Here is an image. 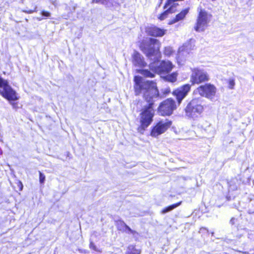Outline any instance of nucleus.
Wrapping results in <instances>:
<instances>
[{"mask_svg":"<svg viewBox=\"0 0 254 254\" xmlns=\"http://www.w3.org/2000/svg\"><path fill=\"white\" fill-rule=\"evenodd\" d=\"M0 94L9 102L18 99L16 92L8 84L7 80L0 76Z\"/></svg>","mask_w":254,"mask_h":254,"instance_id":"4","label":"nucleus"},{"mask_svg":"<svg viewBox=\"0 0 254 254\" xmlns=\"http://www.w3.org/2000/svg\"><path fill=\"white\" fill-rule=\"evenodd\" d=\"M52 4L55 6H58V2L57 1V0H55V1H53L52 2Z\"/></svg>","mask_w":254,"mask_h":254,"instance_id":"30","label":"nucleus"},{"mask_svg":"<svg viewBox=\"0 0 254 254\" xmlns=\"http://www.w3.org/2000/svg\"><path fill=\"white\" fill-rule=\"evenodd\" d=\"M235 220V218H233L231 219L230 220V223L232 224H233L234 223V221Z\"/></svg>","mask_w":254,"mask_h":254,"instance_id":"32","label":"nucleus"},{"mask_svg":"<svg viewBox=\"0 0 254 254\" xmlns=\"http://www.w3.org/2000/svg\"><path fill=\"white\" fill-rule=\"evenodd\" d=\"M203 110L202 99L195 98L188 104L185 108V113L188 117L196 120L201 116Z\"/></svg>","mask_w":254,"mask_h":254,"instance_id":"3","label":"nucleus"},{"mask_svg":"<svg viewBox=\"0 0 254 254\" xmlns=\"http://www.w3.org/2000/svg\"><path fill=\"white\" fill-rule=\"evenodd\" d=\"M235 84L234 80L233 79H230L229 80V88L231 89H233Z\"/></svg>","mask_w":254,"mask_h":254,"instance_id":"26","label":"nucleus"},{"mask_svg":"<svg viewBox=\"0 0 254 254\" xmlns=\"http://www.w3.org/2000/svg\"><path fill=\"white\" fill-rule=\"evenodd\" d=\"M177 5H178V4L173 3L172 5L170 6V7L168 9H167L162 13L160 14V15L158 17V18L160 20H163L167 17L169 13H172L173 12H175L176 11L175 8L177 6Z\"/></svg>","mask_w":254,"mask_h":254,"instance_id":"14","label":"nucleus"},{"mask_svg":"<svg viewBox=\"0 0 254 254\" xmlns=\"http://www.w3.org/2000/svg\"><path fill=\"white\" fill-rule=\"evenodd\" d=\"M190 89V85L187 84L177 88L173 91V94L176 96L179 104L186 97Z\"/></svg>","mask_w":254,"mask_h":254,"instance_id":"10","label":"nucleus"},{"mask_svg":"<svg viewBox=\"0 0 254 254\" xmlns=\"http://www.w3.org/2000/svg\"><path fill=\"white\" fill-rule=\"evenodd\" d=\"M208 23V17L207 13L201 10L198 14L196 26L194 29L197 32L203 31L207 26Z\"/></svg>","mask_w":254,"mask_h":254,"instance_id":"9","label":"nucleus"},{"mask_svg":"<svg viewBox=\"0 0 254 254\" xmlns=\"http://www.w3.org/2000/svg\"><path fill=\"white\" fill-rule=\"evenodd\" d=\"M166 30L161 29L156 26L148 27L146 28V33L148 35L153 37H162L166 32Z\"/></svg>","mask_w":254,"mask_h":254,"instance_id":"11","label":"nucleus"},{"mask_svg":"<svg viewBox=\"0 0 254 254\" xmlns=\"http://www.w3.org/2000/svg\"><path fill=\"white\" fill-rule=\"evenodd\" d=\"M181 202H182L180 201L178 203H176L166 207L162 210V213L165 214L173 210L177 207L179 206L181 204Z\"/></svg>","mask_w":254,"mask_h":254,"instance_id":"18","label":"nucleus"},{"mask_svg":"<svg viewBox=\"0 0 254 254\" xmlns=\"http://www.w3.org/2000/svg\"><path fill=\"white\" fill-rule=\"evenodd\" d=\"M172 122L169 121H160L152 129L150 135L153 137H157L164 132L171 125Z\"/></svg>","mask_w":254,"mask_h":254,"instance_id":"8","label":"nucleus"},{"mask_svg":"<svg viewBox=\"0 0 254 254\" xmlns=\"http://www.w3.org/2000/svg\"><path fill=\"white\" fill-rule=\"evenodd\" d=\"M248 237L251 240L254 241V232L253 231H248Z\"/></svg>","mask_w":254,"mask_h":254,"instance_id":"25","label":"nucleus"},{"mask_svg":"<svg viewBox=\"0 0 254 254\" xmlns=\"http://www.w3.org/2000/svg\"><path fill=\"white\" fill-rule=\"evenodd\" d=\"M11 104L12 105L13 108H16V104H15V103H11Z\"/></svg>","mask_w":254,"mask_h":254,"instance_id":"33","label":"nucleus"},{"mask_svg":"<svg viewBox=\"0 0 254 254\" xmlns=\"http://www.w3.org/2000/svg\"><path fill=\"white\" fill-rule=\"evenodd\" d=\"M161 77L166 81L174 82L177 80V73L176 72H173L171 74H167L164 76H161Z\"/></svg>","mask_w":254,"mask_h":254,"instance_id":"16","label":"nucleus"},{"mask_svg":"<svg viewBox=\"0 0 254 254\" xmlns=\"http://www.w3.org/2000/svg\"><path fill=\"white\" fill-rule=\"evenodd\" d=\"M105 3L103 5L107 7H110L114 5V1L113 0H104Z\"/></svg>","mask_w":254,"mask_h":254,"instance_id":"23","label":"nucleus"},{"mask_svg":"<svg viewBox=\"0 0 254 254\" xmlns=\"http://www.w3.org/2000/svg\"><path fill=\"white\" fill-rule=\"evenodd\" d=\"M140 251L136 249L134 246L129 245L127 249L126 254H140Z\"/></svg>","mask_w":254,"mask_h":254,"instance_id":"19","label":"nucleus"},{"mask_svg":"<svg viewBox=\"0 0 254 254\" xmlns=\"http://www.w3.org/2000/svg\"><path fill=\"white\" fill-rule=\"evenodd\" d=\"M64 6H65V8H66V9H67V5H66V4H64Z\"/></svg>","mask_w":254,"mask_h":254,"instance_id":"36","label":"nucleus"},{"mask_svg":"<svg viewBox=\"0 0 254 254\" xmlns=\"http://www.w3.org/2000/svg\"><path fill=\"white\" fill-rule=\"evenodd\" d=\"M39 182L40 184H43L45 180V176L40 171H39Z\"/></svg>","mask_w":254,"mask_h":254,"instance_id":"24","label":"nucleus"},{"mask_svg":"<svg viewBox=\"0 0 254 254\" xmlns=\"http://www.w3.org/2000/svg\"><path fill=\"white\" fill-rule=\"evenodd\" d=\"M202 230H205V228H201V229H200V231H202Z\"/></svg>","mask_w":254,"mask_h":254,"instance_id":"35","label":"nucleus"},{"mask_svg":"<svg viewBox=\"0 0 254 254\" xmlns=\"http://www.w3.org/2000/svg\"><path fill=\"white\" fill-rule=\"evenodd\" d=\"M188 12L189 10L187 8L182 10L180 13H179L176 16L175 18L170 20L168 24L171 25L183 19L185 17L186 15L188 13Z\"/></svg>","mask_w":254,"mask_h":254,"instance_id":"15","label":"nucleus"},{"mask_svg":"<svg viewBox=\"0 0 254 254\" xmlns=\"http://www.w3.org/2000/svg\"><path fill=\"white\" fill-rule=\"evenodd\" d=\"M117 227L119 230L123 231L127 234H131L134 235L137 233L122 220H119L117 222Z\"/></svg>","mask_w":254,"mask_h":254,"instance_id":"13","label":"nucleus"},{"mask_svg":"<svg viewBox=\"0 0 254 254\" xmlns=\"http://www.w3.org/2000/svg\"><path fill=\"white\" fill-rule=\"evenodd\" d=\"M209 79V75L204 70L200 68H195L192 70L190 77L192 84H200L207 82Z\"/></svg>","mask_w":254,"mask_h":254,"instance_id":"7","label":"nucleus"},{"mask_svg":"<svg viewBox=\"0 0 254 254\" xmlns=\"http://www.w3.org/2000/svg\"><path fill=\"white\" fill-rule=\"evenodd\" d=\"M173 52L172 48L170 47H165L164 49V54L167 56H170Z\"/></svg>","mask_w":254,"mask_h":254,"instance_id":"22","label":"nucleus"},{"mask_svg":"<svg viewBox=\"0 0 254 254\" xmlns=\"http://www.w3.org/2000/svg\"><path fill=\"white\" fill-rule=\"evenodd\" d=\"M36 8H35L34 10H32V12H33L34 11H36Z\"/></svg>","mask_w":254,"mask_h":254,"instance_id":"37","label":"nucleus"},{"mask_svg":"<svg viewBox=\"0 0 254 254\" xmlns=\"http://www.w3.org/2000/svg\"><path fill=\"white\" fill-rule=\"evenodd\" d=\"M139 73L146 77H154L155 76V72H152L149 70L147 69H140L138 71Z\"/></svg>","mask_w":254,"mask_h":254,"instance_id":"17","label":"nucleus"},{"mask_svg":"<svg viewBox=\"0 0 254 254\" xmlns=\"http://www.w3.org/2000/svg\"><path fill=\"white\" fill-rule=\"evenodd\" d=\"M75 6H73L72 9L71 10V9H69V11H71V12L72 10H75Z\"/></svg>","mask_w":254,"mask_h":254,"instance_id":"34","label":"nucleus"},{"mask_svg":"<svg viewBox=\"0 0 254 254\" xmlns=\"http://www.w3.org/2000/svg\"><path fill=\"white\" fill-rule=\"evenodd\" d=\"M159 45L158 40L149 38L142 42L140 49L149 59L153 61L149 64V68L151 71L160 75L168 74L172 70L173 65L169 61L159 62L161 58Z\"/></svg>","mask_w":254,"mask_h":254,"instance_id":"2","label":"nucleus"},{"mask_svg":"<svg viewBox=\"0 0 254 254\" xmlns=\"http://www.w3.org/2000/svg\"><path fill=\"white\" fill-rule=\"evenodd\" d=\"M134 89L136 95L142 94L143 98L148 103L142 109L139 114L140 125L138 131L143 133L146 128L151 124L154 115L153 106L154 102L165 97L170 93L169 87L162 88L159 91L157 84L153 80H143L140 76H135L134 78Z\"/></svg>","mask_w":254,"mask_h":254,"instance_id":"1","label":"nucleus"},{"mask_svg":"<svg viewBox=\"0 0 254 254\" xmlns=\"http://www.w3.org/2000/svg\"><path fill=\"white\" fill-rule=\"evenodd\" d=\"M176 109L175 101L172 99L168 98L160 103L158 112L162 116H170Z\"/></svg>","mask_w":254,"mask_h":254,"instance_id":"6","label":"nucleus"},{"mask_svg":"<svg viewBox=\"0 0 254 254\" xmlns=\"http://www.w3.org/2000/svg\"><path fill=\"white\" fill-rule=\"evenodd\" d=\"M90 248L92 249L96 252H100L96 247V246L94 245L93 242H90Z\"/></svg>","mask_w":254,"mask_h":254,"instance_id":"27","label":"nucleus"},{"mask_svg":"<svg viewBox=\"0 0 254 254\" xmlns=\"http://www.w3.org/2000/svg\"><path fill=\"white\" fill-rule=\"evenodd\" d=\"M41 17H34V18H36L38 20L40 21L44 18L49 17L51 16V13L45 10H42L41 11Z\"/></svg>","mask_w":254,"mask_h":254,"instance_id":"20","label":"nucleus"},{"mask_svg":"<svg viewBox=\"0 0 254 254\" xmlns=\"http://www.w3.org/2000/svg\"><path fill=\"white\" fill-rule=\"evenodd\" d=\"M18 186L20 187V190H22L23 186L20 182L18 183Z\"/></svg>","mask_w":254,"mask_h":254,"instance_id":"31","label":"nucleus"},{"mask_svg":"<svg viewBox=\"0 0 254 254\" xmlns=\"http://www.w3.org/2000/svg\"><path fill=\"white\" fill-rule=\"evenodd\" d=\"M194 92L199 94L201 96L204 97L211 101H214L215 100L216 88L211 84L206 83L197 87Z\"/></svg>","mask_w":254,"mask_h":254,"instance_id":"5","label":"nucleus"},{"mask_svg":"<svg viewBox=\"0 0 254 254\" xmlns=\"http://www.w3.org/2000/svg\"><path fill=\"white\" fill-rule=\"evenodd\" d=\"M229 191H233L237 189V186L234 180H231L228 183Z\"/></svg>","mask_w":254,"mask_h":254,"instance_id":"21","label":"nucleus"},{"mask_svg":"<svg viewBox=\"0 0 254 254\" xmlns=\"http://www.w3.org/2000/svg\"><path fill=\"white\" fill-rule=\"evenodd\" d=\"M189 47V45H187V44H185V45H184V46L182 48H180V50H181L182 51H183L184 50H185L186 48V50H188V47Z\"/></svg>","mask_w":254,"mask_h":254,"instance_id":"29","label":"nucleus"},{"mask_svg":"<svg viewBox=\"0 0 254 254\" xmlns=\"http://www.w3.org/2000/svg\"><path fill=\"white\" fill-rule=\"evenodd\" d=\"M132 63L135 66L144 67L146 65L143 57L137 52H135L132 56Z\"/></svg>","mask_w":254,"mask_h":254,"instance_id":"12","label":"nucleus"},{"mask_svg":"<svg viewBox=\"0 0 254 254\" xmlns=\"http://www.w3.org/2000/svg\"><path fill=\"white\" fill-rule=\"evenodd\" d=\"M92 3H101L103 4L105 2L104 0H92Z\"/></svg>","mask_w":254,"mask_h":254,"instance_id":"28","label":"nucleus"}]
</instances>
